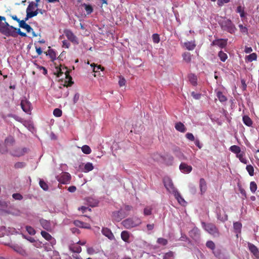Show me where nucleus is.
<instances>
[{"instance_id":"0eeeda50","label":"nucleus","mask_w":259,"mask_h":259,"mask_svg":"<svg viewBox=\"0 0 259 259\" xmlns=\"http://www.w3.org/2000/svg\"><path fill=\"white\" fill-rule=\"evenodd\" d=\"M56 179L62 184H68L70 182L71 176L68 172H63L61 175L57 176Z\"/></svg>"},{"instance_id":"393cba45","label":"nucleus","mask_w":259,"mask_h":259,"mask_svg":"<svg viewBox=\"0 0 259 259\" xmlns=\"http://www.w3.org/2000/svg\"><path fill=\"white\" fill-rule=\"evenodd\" d=\"M173 194H174L176 199L178 200V202L180 204H181L182 205H184L186 203V202L183 198V197L181 196V194L179 193V192L177 190L176 192H175Z\"/></svg>"},{"instance_id":"864d4df0","label":"nucleus","mask_w":259,"mask_h":259,"mask_svg":"<svg viewBox=\"0 0 259 259\" xmlns=\"http://www.w3.org/2000/svg\"><path fill=\"white\" fill-rule=\"evenodd\" d=\"M153 158L155 161H160L162 160H165L162 156H161L160 154L158 153L154 154L153 156Z\"/></svg>"},{"instance_id":"ddd939ff","label":"nucleus","mask_w":259,"mask_h":259,"mask_svg":"<svg viewBox=\"0 0 259 259\" xmlns=\"http://www.w3.org/2000/svg\"><path fill=\"white\" fill-rule=\"evenodd\" d=\"M64 34L68 40L71 41L74 44H78V41L77 37L74 33L69 29H66L64 30Z\"/></svg>"},{"instance_id":"bb28decb","label":"nucleus","mask_w":259,"mask_h":259,"mask_svg":"<svg viewBox=\"0 0 259 259\" xmlns=\"http://www.w3.org/2000/svg\"><path fill=\"white\" fill-rule=\"evenodd\" d=\"M184 46L188 50L191 51L194 49L196 44L194 41H190L184 42Z\"/></svg>"},{"instance_id":"f3484780","label":"nucleus","mask_w":259,"mask_h":259,"mask_svg":"<svg viewBox=\"0 0 259 259\" xmlns=\"http://www.w3.org/2000/svg\"><path fill=\"white\" fill-rule=\"evenodd\" d=\"M41 235L45 239L49 241L52 246L56 244L55 239L54 238H53L52 236L48 232L44 231H42L41 232Z\"/></svg>"},{"instance_id":"4d7b16f0","label":"nucleus","mask_w":259,"mask_h":259,"mask_svg":"<svg viewBox=\"0 0 259 259\" xmlns=\"http://www.w3.org/2000/svg\"><path fill=\"white\" fill-rule=\"evenodd\" d=\"M91 66L93 67V71L95 72H97L99 71V70L100 69L101 71L104 70V68L101 67V66H96L95 64H92Z\"/></svg>"},{"instance_id":"a18cd8bd","label":"nucleus","mask_w":259,"mask_h":259,"mask_svg":"<svg viewBox=\"0 0 259 259\" xmlns=\"http://www.w3.org/2000/svg\"><path fill=\"white\" fill-rule=\"evenodd\" d=\"M14 249L19 253L24 255L25 253V250L19 246H14Z\"/></svg>"},{"instance_id":"c03bdc74","label":"nucleus","mask_w":259,"mask_h":259,"mask_svg":"<svg viewBox=\"0 0 259 259\" xmlns=\"http://www.w3.org/2000/svg\"><path fill=\"white\" fill-rule=\"evenodd\" d=\"M246 169L250 176H253L254 175V168L252 165H247Z\"/></svg>"},{"instance_id":"dca6fc26","label":"nucleus","mask_w":259,"mask_h":259,"mask_svg":"<svg viewBox=\"0 0 259 259\" xmlns=\"http://www.w3.org/2000/svg\"><path fill=\"white\" fill-rule=\"evenodd\" d=\"M38 6V4L35 3L33 2H29V5L26 9V12H30V13H36L35 16L37 15L38 12L37 10H35L36 8Z\"/></svg>"},{"instance_id":"aec40b11","label":"nucleus","mask_w":259,"mask_h":259,"mask_svg":"<svg viewBox=\"0 0 259 259\" xmlns=\"http://www.w3.org/2000/svg\"><path fill=\"white\" fill-rule=\"evenodd\" d=\"M19 26L20 27L25 29L27 32H32V35L33 37H35L37 36L35 33L33 31V29L31 27L30 25H29L27 23H24L23 22L21 24H19Z\"/></svg>"},{"instance_id":"680f3d73","label":"nucleus","mask_w":259,"mask_h":259,"mask_svg":"<svg viewBox=\"0 0 259 259\" xmlns=\"http://www.w3.org/2000/svg\"><path fill=\"white\" fill-rule=\"evenodd\" d=\"M84 7L87 14H90L93 12V8L90 5L85 4Z\"/></svg>"},{"instance_id":"72a5a7b5","label":"nucleus","mask_w":259,"mask_h":259,"mask_svg":"<svg viewBox=\"0 0 259 259\" xmlns=\"http://www.w3.org/2000/svg\"><path fill=\"white\" fill-rule=\"evenodd\" d=\"M36 13H30V12H26V16L25 18L22 20H20V24H21L22 22H24V23H26V22L29 19L31 18L34 16H35Z\"/></svg>"},{"instance_id":"774afa93","label":"nucleus","mask_w":259,"mask_h":259,"mask_svg":"<svg viewBox=\"0 0 259 259\" xmlns=\"http://www.w3.org/2000/svg\"><path fill=\"white\" fill-rule=\"evenodd\" d=\"M191 95L196 100H198L200 98L201 95L199 93H197L194 92L191 93Z\"/></svg>"},{"instance_id":"c85d7f7f","label":"nucleus","mask_w":259,"mask_h":259,"mask_svg":"<svg viewBox=\"0 0 259 259\" xmlns=\"http://www.w3.org/2000/svg\"><path fill=\"white\" fill-rule=\"evenodd\" d=\"M175 128L178 131L181 133H184L186 131V128L185 126L183 123L181 122L176 123Z\"/></svg>"},{"instance_id":"338daca9","label":"nucleus","mask_w":259,"mask_h":259,"mask_svg":"<svg viewBox=\"0 0 259 259\" xmlns=\"http://www.w3.org/2000/svg\"><path fill=\"white\" fill-rule=\"evenodd\" d=\"M12 197L15 200H21L23 198L22 196L19 193H14L13 194Z\"/></svg>"},{"instance_id":"bf43d9fd","label":"nucleus","mask_w":259,"mask_h":259,"mask_svg":"<svg viewBox=\"0 0 259 259\" xmlns=\"http://www.w3.org/2000/svg\"><path fill=\"white\" fill-rule=\"evenodd\" d=\"M25 163L23 162H18L14 165V167L16 168H22L25 167Z\"/></svg>"},{"instance_id":"cd10ccee","label":"nucleus","mask_w":259,"mask_h":259,"mask_svg":"<svg viewBox=\"0 0 259 259\" xmlns=\"http://www.w3.org/2000/svg\"><path fill=\"white\" fill-rule=\"evenodd\" d=\"M94 169V166L92 163L88 162L84 164V167L82 171L84 172H88Z\"/></svg>"},{"instance_id":"9b49d317","label":"nucleus","mask_w":259,"mask_h":259,"mask_svg":"<svg viewBox=\"0 0 259 259\" xmlns=\"http://www.w3.org/2000/svg\"><path fill=\"white\" fill-rule=\"evenodd\" d=\"M27 149L26 148H17L13 149L10 154L12 156L14 157H21L23 156L27 152Z\"/></svg>"},{"instance_id":"4468645a","label":"nucleus","mask_w":259,"mask_h":259,"mask_svg":"<svg viewBox=\"0 0 259 259\" xmlns=\"http://www.w3.org/2000/svg\"><path fill=\"white\" fill-rule=\"evenodd\" d=\"M227 39H216L211 42V46H216L223 49L227 46Z\"/></svg>"},{"instance_id":"37998d69","label":"nucleus","mask_w":259,"mask_h":259,"mask_svg":"<svg viewBox=\"0 0 259 259\" xmlns=\"http://www.w3.org/2000/svg\"><path fill=\"white\" fill-rule=\"evenodd\" d=\"M47 55H49L50 57L51 58L52 61L56 60V52L54 50H49L48 51V54Z\"/></svg>"},{"instance_id":"b1692460","label":"nucleus","mask_w":259,"mask_h":259,"mask_svg":"<svg viewBox=\"0 0 259 259\" xmlns=\"http://www.w3.org/2000/svg\"><path fill=\"white\" fill-rule=\"evenodd\" d=\"M131 233L127 231H123L121 233V238L122 240L126 243H130V237Z\"/></svg>"},{"instance_id":"0e129e2a","label":"nucleus","mask_w":259,"mask_h":259,"mask_svg":"<svg viewBox=\"0 0 259 259\" xmlns=\"http://www.w3.org/2000/svg\"><path fill=\"white\" fill-rule=\"evenodd\" d=\"M10 116L13 117L14 119H15L16 121L20 122L22 123L24 119H22L21 117H19L16 115L12 114L10 115Z\"/></svg>"},{"instance_id":"39448f33","label":"nucleus","mask_w":259,"mask_h":259,"mask_svg":"<svg viewBox=\"0 0 259 259\" xmlns=\"http://www.w3.org/2000/svg\"><path fill=\"white\" fill-rule=\"evenodd\" d=\"M0 32L7 36H16V28L12 26H10L8 23L7 26L2 28Z\"/></svg>"},{"instance_id":"f704fd0d","label":"nucleus","mask_w":259,"mask_h":259,"mask_svg":"<svg viewBox=\"0 0 259 259\" xmlns=\"http://www.w3.org/2000/svg\"><path fill=\"white\" fill-rule=\"evenodd\" d=\"M257 59V55L253 53L248 56H247L245 58V60L246 61L251 62L253 61H255Z\"/></svg>"},{"instance_id":"473e14b6","label":"nucleus","mask_w":259,"mask_h":259,"mask_svg":"<svg viewBox=\"0 0 259 259\" xmlns=\"http://www.w3.org/2000/svg\"><path fill=\"white\" fill-rule=\"evenodd\" d=\"M243 123L248 126H251L252 124V121L250 117L248 116H244L243 117Z\"/></svg>"},{"instance_id":"5fc2aeb1","label":"nucleus","mask_w":259,"mask_h":259,"mask_svg":"<svg viewBox=\"0 0 259 259\" xmlns=\"http://www.w3.org/2000/svg\"><path fill=\"white\" fill-rule=\"evenodd\" d=\"M157 242L159 244L165 245L167 244V240L163 238H159L157 240Z\"/></svg>"},{"instance_id":"ea45409f","label":"nucleus","mask_w":259,"mask_h":259,"mask_svg":"<svg viewBox=\"0 0 259 259\" xmlns=\"http://www.w3.org/2000/svg\"><path fill=\"white\" fill-rule=\"evenodd\" d=\"M22 124L24 126H25L26 127H27L29 131H31V130L33 128L32 123L29 121L24 120L22 122Z\"/></svg>"},{"instance_id":"412c9836","label":"nucleus","mask_w":259,"mask_h":259,"mask_svg":"<svg viewBox=\"0 0 259 259\" xmlns=\"http://www.w3.org/2000/svg\"><path fill=\"white\" fill-rule=\"evenodd\" d=\"M189 235L195 240L199 238L200 232L197 228L194 227L189 232Z\"/></svg>"},{"instance_id":"f257e3e1","label":"nucleus","mask_w":259,"mask_h":259,"mask_svg":"<svg viewBox=\"0 0 259 259\" xmlns=\"http://www.w3.org/2000/svg\"><path fill=\"white\" fill-rule=\"evenodd\" d=\"M229 150L235 154L236 157H237L242 163L244 164L247 163L248 161L244 157L245 153L243 151H241L240 147L237 145H233L229 148Z\"/></svg>"},{"instance_id":"603ef678","label":"nucleus","mask_w":259,"mask_h":259,"mask_svg":"<svg viewBox=\"0 0 259 259\" xmlns=\"http://www.w3.org/2000/svg\"><path fill=\"white\" fill-rule=\"evenodd\" d=\"M26 230L27 232L31 235H33L35 234V230L31 226H26Z\"/></svg>"},{"instance_id":"6ab92c4d","label":"nucleus","mask_w":259,"mask_h":259,"mask_svg":"<svg viewBox=\"0 0 259 259\" xmlns=\"http://www.w3.org/2000/svg\"><path fill=\"white\" fill-rule=\"evenodd\" d=\"M179 168L183 173L189 174L192 170V167L190 165H188L185 163H181L180 165Z\"/></svg>"},{"instance_id":"1a4fd4ad","label":"nucleus","mask_w":259,"mask_h":259,"mask_svg":"<svg viewBox=\"0 0 259 259\" xmlns=\"http://www.w3.org/2000/svg\"><path fill=\"white\" fill-rule=\"evenodd\" d=\"M87 253L90 255H94L99 253L105 255L103 250L101 248V247L99 245L94 246L92 247H87Z\"/></svg>"},{"instance_id":"49530a36","label":"nucleus","mask_w":259,"mask_h":259,"mask_svg":"<svg viewBox=\"0 0 259 259\" xmlns=\"http://www.w3.org/2000/svg\"><path fill=\"white\" fill-rule=\"evenodd\" d=\"M257 189V185L254 182H251L250 183V190L253 193H255Z\"/></svg>"},{"instance_id":"58836bf2","label":"nucleus","mask_w":259,"mask_h":259,"mask_svg":"<svg viewBox=\"0 0 259 259\" xmlns=\"http://www.w3.org/2000/svg\"><path fill=\"white\" fill-rule=\"evenodd\" d=\"M81 149L82 152L85 154H89L91 153L92 151L90 147L86 145H83L82 147H81Z\"/></svg>"},{"instance_id":"052dcab7","label":"nucleus","mask_w":259,"mask_h":259,"mask_svg":"<svg viewBox=\"0 0 259 259\" xmlns=\"http://www.w3.org/2000/svg\"><path fill=\"white\" fill-rule=\"evenodd\" d=\"M126 80L122 76H120L119 78L118 83L120 87L124 86L125 84Z\"/></svg>"},{"instance_id":"c9c22d12","label":"nucleus","mask_w":259,"mask_h":259,"mask_svg":"<svg viewBox=\"0 0 259 259\" xmlns=\"http://www.w3.org/2000/svg\"><path fill=\"white\" fill-rule=\"evenodd\" d=\"M5 143L7 146L12 145L15 143V139L12 136H9L6 138Z\"/></svg>"},{"instance_id":"69168bd1","label":"nucleus","mask_w":259,"mask_h":259,"mask_svg":"<svg viewBox=\"0 0 259 259\" xmlns=\"http://www.w3.org/2000/svg\"><path fill=\"white\" fill-rule=\"evenodd\" d=\"M186 137L187 139L191 141H194L195 140V138L193 135L192 133H188L186 134Z\"/></svg>"},{"instance_id":"2eb2a0df","label":"nucleus","mask_w":259,"mask_h":259,"mask_svg":"<svg viewBox=\"0 0 259 259\" xmlns=\"http://www.w3.org/2000/svg\"><path fill=\"white\" fill-rule=\"evenodd\" d=\"M248 247L249 251L252 253L254 256L256 258L259 259V250L257 247L254 244L249 242L248 243Z\"/></svg>"},{"instance_id":"e2e57ef3","label":"nucleus","mask_w":259,"mask_h":259,"mask_svg":"<svg viewBox=\"0 0 259 259\" xmlns=\"http://www.w3.org/2000/svg\"><path fill=\"white\" fill-rule=\"evenodd\" d=\"M71 250L74 252L79 253L81 251V248L79 246L76 245L71 247Z\"/></svg>"},{"instance_id":"20e7f679","label":"nucleus","mask_w":259,"mask_h":259,"mask_svg":"<svg viewBox=\"0 0 259 259\" xmlns=\"http://www.w3.org/2000/svg\"><path fill=\"white\" fill-rule=\"evenodd\" d=\"M221 26L223 30L227 31L230 33H233L236 30L235 26L229 19L223 20L221 24Z\"/></svg>"},{"instance_id":"a19ab883","label":"nucleus","mask_w":259,"mask_h":259,"mask_svg":"<svg viewBox=\"0 0 259 259\" xmlns=\"http://www.w3.org/2000/svg\"><path fill=\"white\" fill-rule=\"evenodd\" d=\"M236 12L240 14V16L241 18H244L245 16L243 7L239 6L237 7Z\"/></svg>"},{"instance_id":"5701e85b","label":"nucleus","mask_w":259,"mask_h":259,"mask_svg":"<svg viewBox=\"0 0 259 259\" xmlns=\"http://www.w3.org/2000/svg\"><path fill=\"white\" fill-rule=\"evenodd\" d=\"M73 224L75 226L82 228L90 229L91 228L90 224L79 220H75L73 222Z\"/></svg>"},{"instance_id":"13d9d810","label":"nucleus","mask_w":259,"mask_h":259,"mask_svg":"<svg viewBox=\"0 0 259 259\" xmlns=\"http://www.w3.org/2000/svg\"><path fill=\"white\" fill-rule=\"evenodd\" d=\"M174 252L170 251L164 254V255L163 256V259H169L170 257H174Z\"/></svg>"},{"instance_id":"4be33fe9","label":"nucleus","mask_w":259,"mask_h":259,"mask_svg":"<svg viewBox=\"0 0 259 259\" xmlns=\"http://www.w3.org/2000/svg\"><path fill=\"white\" fill-rule=\"evenodd\" d=\"M233 229L234 232L236 234V236L238 238L239 234H240L241 232V223L239 222H234L233 223Z\"/></svg>"},{"instance_id":"de8ad7c7","label":"nucleus","mask_w":259,"mask_h":259,"mask_svg":"<svg viewBox=\"0 0 259 259\" xmlns=\"http://www.w3.org/2000/svg\"><path fill=\"white\" fill-rule=\"evenodd\" d=\"M39 184L40 187L44 190L46 191L48 189V186L47 184L44 182L42 180H39Z\"/></svg>"},{"instance_id":"c756f323","label":"nucleus","mask_w":259,"mask_h":259,"mask_svg":"<svg viewBox=\"0 0 259 259\" xmlns=\"http://www.w3.org/2000/svg\"><path fill=\"white\" fill-rule=\"evenodd\" d=\"M188 78L190 82L193 85H196L197 84V76L192 73L189 74Z\"/></svg>"},{"instance_id":"3c124183","label":"nucleus","mask_w":259,"mask_h":259,"mask_svg":"<svg viewBox=\"0 0 259 259\" xmlns=\"http://www.w3.org/2000/svg\"><path fill=\"white\" fill-rule=\"evenodd\" d=\"M53 114L56 117H60L62 114V110L59 108H56L53 111Z\"/></svg>"},{"instance_id":"a211bd4d","label":"nucleus","mask_w":259,"mask_h":259,"mask_svg":"<svg viewBox=\"0 0 259 259\" xmlns=\"http://www.w3.org/2000/svg\"><path fill=\"white\" fill-rule=\"evenodd\" d=\"M102 233L111 240H114L115 237L111 231L107 228H103Z\"/></svg>"},{"instance_id":"6e6552de","label":"nucleus","mask_w":259,"mask_h":259,"mask_svg":"<svg viewBox=\"0 0 259 259\" xmlns=\"http://www.w3.org/2000/svg\"><path fill=\"white\" fill-rule=\"evenodd\" d=\"M21 107L24 112L28 114H31V104L28 100L25 98L22 99L21 102Z\"/></svg>"},{"instance_id":"f03ea898","label":"nucleus","mask_w":259,"mask_h":259,"mask_svg":"<svg viewBox=\"0 0 259 259\" xmlns=\"http://www.w3.org/2000/svg\"><path fill=\"white\" fill-rule=\"evenodd\" d=\"M64 73L65 77L64 87L71 86L73 84L72 77L69 75V71L66 67L63 68L62 69L59 68L58 71L57 76L60 77Z\"/></svg>"},{"instance_id":"f8f14e48","label":"nucleus","mask_w":259,"mask_h":259,"mask_svg":"<svg viewBox=\"0 0 259 259\" xmlns=\"http://www.w3.org/2000/svg\"><path fill=\"white\" fill-rule=\"evenodd\" d=\"M164 186L166 189L172 194L177 190L174 187L172 181L169 178H164L163 179Z\"/></svg>"},{"instance_id":"6e6d98bb","label":"nucleus","mask_w":259,"mask_h":259,"mask_svg":"<svg viewBox=\"0 0 259 259\" xmlns=\"http://www.w3.org/2000/svg\"><path fill=\"white\" fill-rule=\"evenodd\" d=\"M153 41L155 44H158L160 41V37L158 34L154 33L152 35Z\"/></svg>"},{"instance_id":"9d476101","label":"nucleus","mask_w":259,"mask_h":259,"mask_svg":"<svg viewBox=\"0 0 259 259\" xmlns=\"http://www.w3.org/2000/svg\"><path fill=\"white\" fill-rule=\"evenodd\" d=\"M128 215V213L124 212L123 209H121L119 211H114L112 213V218L114 221L119 222Z\"/></svg>"},{"instance_id":"423d86ee","label":"nucleus","mask_w":259,"mask_h":259,"mask_svg":"<svg viewBox=\"0 0 259 259\" xmlns=\"http://www.w3.org/2000/svg\"><path fill=\"white\" fill-rule=\"evenodd\" d=\"M202 225L204 229L209 234L214 236H218L219 235L218 230L214 225L212 224H205L203 222L202 223Z\"/></svg>"},{"instance_id":"8fccbe9b","label":"nucleus","mask_w":259,"mask_h":259,"mask_svg":"<svg viewBox=\"0 0 259 259\" xmlns=\"http://www.w3.org/2000/svg\"><path fill=\"white\" fill-rule=\"evenodd\" d=\"M206 246L212 251L215 249V244L212 241H208L206 243Z\"/></svg>"},{"instance_id":"e433bc0d","label":"nucleus","mask_w":259,"mask_h":259,"mask_svg":"<svg viewBox=\"0 0 259 259\" xmlns=\"http://www.w3.org/2000/svg\"><path fill=\"white\" fill-rule=\"evenodd\" d=\"M183 60L187 63H189L191 61V55L189 52H185L182 55Z\"/></svg>"},{"instance_id":"09e8293b","label":"nucleus","mask_w":259,"mask_h":259,"mask_svg":"<svg viewBox=\"0 0 259 259\" xmlns=\"http://www.w3.org/2000/svg\"><path fill=\"white\" fill-rule=\"evenodd\" d=\"M152 208L151 206H147L144 209V214L145 215H149L151 214Z\"/></svg>"},{"instance_id":"7c9ffc66","label":"nucleus","mask_w":259,"mask_h":259,"mask_svg":"<svg viewBox=\"0 0 259 259\" xmlns=\"http://www.w3.org/2000/svg\"><path fill=\"white\" fill-rule=\"evenodd\" d=\"M199 186L201 194L204 193L206 190V184L205 180L203 179H201L200 180Z\"/></svg>"},{"instance_id":"2f4dec72","label":"nucleus","mask_w":259,"mask_h":259,"mask_svg":"<svg viewBox=\"0 0 259 259\" xmlns=\"http://www.w3.org/2000/svg\"><path fill=\"white\" fill-rule=\"evenodd\" d=\"M217 96L219 101L222 103L225 102L227 100V97L221 91H218L217 92Z\"/></svg>"},{"instance_id":"79ce46f5","label":"nucleus","mask_w":259,"mask_h":259,"mask_svg":"<svg viewBox=\"0 0 259 259\" xmlns=\"http://www.w3.org/2000/svg\"><path fill=\"white\" fill-rule=\"evenodd\" d=\"M69 95V91L67 89L65 88L62 91V93L61 94H59L58 96H57L58 98H60L61 97L66 98Z\"/></svg>"},{"instance_id":"7ed1b4c3","label":"nucleus","mask_w":259,"mask_h":259,"mask_svg":"<svg viewBox=\"0 0 259 259\" xmlns=\"http://www.w3.org/2000/svg\"><path fill=\"white\" fill-rule=\"evenodd\" d=\"M141 223V220L139 218H128L122 222V225L126 229H131L138 226Z\"/></svg>"},{"instance_id":"a878e982","label":"nucleus","mask_w":259,"mask_h":259,"mask_svg":"<svg viewBox=\"0 0 259 259\" xmlns=\"http://www.w3.org/2000/svg\"><path fill=\"white\" fill-rule=\"evenodd\" d=\"M40 223L44 229L47 230V231H50L51 230V224L49 221L46 220L41 219L40 220Z\"/></svg>"},{"instance_id":"4c0bfd02","label":"nucleus","mask_w":259,"mask_h":259,"mask_svg":"<svg viewBox=\"0 0 259 259\" xmlns=\"http://www.w3.org/2000/svg\"><path fill=\"white\" fill-rule=\"evenodd\" d=\"M218 56L222 62H225L228 58L227 54L221 51L218 53Z\"/></svg>"}]
</instances>
